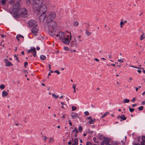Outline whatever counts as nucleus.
<instances>
[{
  "instance_id": "f257e3e1",
  "label": "nucleus",
  "mask_w": 145,
  "mask_h": 145,
  "mask_svg": "<svg viewBox=\"0 0 145 145\" xmlns=\"http://www.w3.org/2000/svg\"><path fill=\"white\" fill-rule=\"evenodd\" d=\"M46 19V22L48 26L49 34L53 36L55 33L57 28V24L54 21H52L53 19L56 17V13L54 12H51L48 13Z\"/></svg>"
},
{
  "instance_id": "f03ea898",
  "label": "nucleus",
  "mask_w": 145,
  "mask_h": 145,
  "mask_svg": "<svg viewBox=\"0 0 145 145\" xmlns=\"http://www.w3.org/2000/svg\"><path fill=\"white\" fill-rule=\"evenodd\" d=\"M47 10L46 6L42 5L39 10L36 7L34 8V12L37 14H40L39 19L41 22H43L46 17L47 15L46 11Z\"/></svg>"
},
{
  "instance_id": "7ed1b4c3",
  "label": "nucleus",
  "mask_w": 145,
  "mask_h": 145,
  "mask_svg": "<svg viewBox=\"0 0 145 145\" xmlns=\"http://www.w3.org/2000/svg\"><path fill=\"white\" fill-rule=\"evenodd\" d=\"M20 7L19 3L14 4L13 5V11L14 12L13 15L15 18H18V17L20 15V13H18V12L20 9Z\"/></svg>"
},
{
  "instance_id": "20e7f679",
  "label": "nucleus",
  "mask_w": 145,
  "mask_h": 145,
  "mask_svg": "<svg viewBox=\"0 0 145 145\" xmlns=\"http://www.w3.org/2000/svg\"><path fill=\"white\" fill-rule=\"evenodd\" d=\"M33 2L34 5L33 6V10L34 11V8L36 7L37 8V10H39L40 8L42 3V0H32Z\"/></svg>"
},
{
  "instance_id": "39448f33",
  "label": "nucleus",
  "mask_w": 145,
  "mask_h": 145,
  "mask_svg": "<svg viewBox=\"0 0 145 145\" xmlns=\"http://www.w3.org/2000/svg\"><path fill=\"white\" fill-rule=\"evenodd\" d=\"M20 13V15L18 17H19L22 16L23 17H27V11L25 8L20 9L18 11V13Z\"/></svg>"
},
{
  "instance_id": "423d86ee",
  "label": "nucleus",
  "mask_w": 145,
  "mask_h": 145,
  "mask_svg": "<svg viewBox=\"0 0 145 145\" xmlns=\"http://www.w3.org/2000/svg\"><path fill=\"white\" fill-rule=\"evenodd\" d=\"M29 26L32 28L37 27V24L36 21L33 20H31L28 22Z\"/></svg>"
},
{
  "instance_id": "0eeeda50",
  "label": "nucleus",
  "mask_w": 145,
  "mask_h": 145,
  "mask_svg": "<svg viewBox=\"0 0 145 145\" xmlns=\"http://www.w3.org/2000/svg\"><path fill=\"white\" fill-rule=\"evenodd\" d=\"M70 37H69V35H68L67 38H65L64 39H62L61 41L64 44H69L70 42V40L71 39V33H70Z\"/></svg>"
},
{
  "instance_id": "6e6552de",
  "label": "nucleus",
  "mask_w": 145,
  "mask_h": 145,
  "mask_svg": "<svg viewBox=\"0 0 145 145\" xmlns=\"http://www.w3.org/2000/svg\"><path fill=\"white\" fill-rule=\"evenodd\" d=\"M27 53L28 54L31 53L34 57L36 56V48L35 47L31 48V49L27 51Z\"/></svg>"
},
{
  "instance_id": "1a4fd4ad",
  "label": "nucleus",
  "mask_w": 145,
  "mask_h": 145,
  "mask_svg": "<svg viewBox=\"0 0 145 145\" xmlns=\"http://www.w3.org/2000/svg\"><path fill=\"white\" fill-rule=\"evenodd\" d=\"M39 31V29L37 27L32 28L31 30L32 34L35 35H37V34L38 33Z\"/></svg>"
},
{
  "instance_id": "9d476101",
  "label": "nucleus",
  "mask_w": 145,
  "mask_h": 145,
  "mask_svg": "<svg viewBox=\"0 0 145 145\" xmlns=\"http://www.w3.org/2000/svg\"><path fill=\"white\" fill-rule=\"evenodd\" d=\"M109 139L108 138H104L103 142L101 143V145H104V143L105 144H107L109 142Z\"/></svg>"
},
{
  "instance_id": "9b49d317",
  "label": "nucleus",
  "mask_w": 145,
  "mask_h": 145,
  "mask_svg": "<svg viewBox=\"0 0 145 145\" xmlns=\"http://www.w3.org/2000/svg\"><path fill=\"white\" fill-rule=\"evenodd\" d=\"M65 35L64 33L61 32H59V37L61 40L64 39Z\"/></svg>"
},
{
  "instance_id": "f8f14e48",
  "label": "nucleus",
  "mask_w": 145,
  "mask_h": 145,
  "mask_svg": "<svg viewBox=\"0 0 145 145\" xmlns=\"http://www.w3.org/2000/svg\"><path fill=\"white\" fill-rule=\"evenodd\" d=\"M4 61L6 63V66H11L12 65V64L7 59H5Z\"/></svg>"
},
{
  "instance_id": "ddd939ff",
  "label": "nucleus",
  "mask_w": 145,
  "mask_h": 145,
  "mask_svg": "<svg viewBox=\"0 0 145 145\" xmlns=\"http://www.w3.org/2000/svg\"><path fill=\"white\" fill-rule=\"evenodd\" d=\"M77 114L75 113L72 112L71 113V116L72 118L73 119H76L77 117Z\"/></svg>"
},
{
  "instance_id": "4468645a",
  "label": "nucleus",
  "mask_w": 145,
  "mask_h": 145,
  "mask_svg": "<svg viewBox=\"0 0 145 145\" xmlns=\"http://www.w3.org/2000/svg\"><path fill=\"white\" fill-rule=\"evenodd\" d=\"M120 118L121 119L120 120V121H122L123 120H124L126 119L127 118L124 115H121L120 116Z\"/></svg>"
},
{
  "instance_id": "2eb2a0df",
  "label": "nucleus",
  "mask_w": 145,
  "mask_h": 145,
  "mask_svg": "<svg viewBox=\"0 0 145 145\" xmlns=\"http://www.w3.org/2000/svg\"><path fill=\"white\" fill-rule=\"evenodd\" d=\"M8 93L6 91H4L2 92V96L3 97H6L8 95Z\"/></svg>"
},
{
  "instance_id": "dca6fc26",
  "label": "nucleus",
  "mask_w": 145,
  "mask_h": 145,
  "mask_svg": "<svg viewBox=\"0 0 145 145\" xmlns=\"http://www.w3.org/2000/svg\"><path fill=\"white\" fill-rule=\"evenodd\" d=\"M142 141L141 142V145H145V137L143 136L142 137Z\"/></svg>"
},
{
  "instance_id": "f3484780",
  "label": "nucleus",
  "mask_w": 145,
  "mask_h": 145,
  "mask_svg": "<svg viewBox=\"0 0 145 145\" xmlns=\"http://www.w3.org/2000/svg\"><path fill=\"white\" fill-rule=\"evenodd\" d=\"M95 121V119H90L88 122V123L90 124H91L93 123Z\"/></svg>"
},
{
  "instance_id": "a211bd4d",
  "label": "nucleus",
  "mask_w": 145,
  "mask_h": 145,
  "mask_svg": "<svg viewBox=\"0 0 145 145\" xmlns=\"http://www.w3.org/2000/svg\"><path fill=\"white\" fill-rule=\"evenodd\" d=\"M74 143L73 144L77 145L78 143V140L77 138H75L74 140Z\"/></svg>"
},
{
  "instance_id": "6ab92c4d",
  "label": "nucleus",
  "mask_w": 145,
  "mask_h": 145,
  "mask_svg": "<svg viewBox=\"0 0 145 145\" xmlns=\"http://www.w3.org/2000/svg\"><path fill=\"white\" fill-rule=\"evenodd\" d=\"M109 114L108 112H106L105 114H104L101 117L102 118H103L105 117L106 116Z\"/></svg>"
},
{
  "instance_id": "aec40b11",
  "label": "nucleus",
  "mask_w": 145,
  "mask_h": 145,
  "mask_svg": "<svg viewBox=\"0 0 145 145\" xmlns=\"http://www.w3.org/2000/svg\"><path fill=\"white\" fill-rule=\"evenodd\" d=\"M25 3L27 5H29L31 3L30 0H26Z\"/></svg>"
},
{
  "instance_id": "412c9836",
  "label": "nucleus",
  "mask_w": 145,
  "mask_h": 145,
  "mask_svg": "<svg viewBox=\"0 0 145 145\" xmlns=\"http://www.w3.org/2000/svg\"><path fill=\"white\" fill-rule=\"evenodd\" d=\"M144 34L143 33L140 37V40H142L145 37L144 36Z\"/></svg>"
},
{
  "instance_id": "4be33fe9",
  "label": "nucleus",
  "mask_w": 145,
  "mask_h": 145,
  "mask_svg": "<svg viewBox=\"0 0 145 145\" xmlns=\"http://www.w3.org/2000/svg\"><path fill=\"white\" fill-rule=\"evenodd\" d=\"M46 58V57L44 55H41L40 56V58L42 60H44Z\"/></svg>"
},
{
  "instance_id": "5701e85b",
  "label": "nucleus",
  "mask_w": 145,
  "mask_h": 145,
  "mask_svg": "<svg viewBox=\"0 0 145 145\" xmlns=\"http://www.w3.org/2000/svg\"><path fill=\"white\" fill-rule=\"evenodd\" d=\"M52 96H53V97L54 98H56V99L58 98V97H59V96H58V95H55L54 93H52Z\"/></svg>"
},
{
  "instance_id": "b1692460",
  "label": "nucleus",
  "mask_w": 145,
  "mask_h": 145,
  "mask_svg": "<svg viewBox=\"0 0 145 145\" xmlns=\"http://www.w3.org/2000/svg\"><path fill=\"white\" fill-rule=\"evenodd\" d=\"M73 24L74 26H77L78 25V23L77 21H75L74 22Z\"/></svg>"
},
{
  "instance_id": "393cba45",
  "label": "nucleus",
  "mask_w": 145,
  "mask_h": 145,
  "mask_svg": "<svg viewBox=\"0 0 145 145\" xmlns=\"http://www.w3.org/2000/svg\"><path fill=\"white\" fill-rule=\"evenodd\" d=\"M130 66L131 67H132L136 68V69H144L142 68H140L139 67H135V66H131V65H130Z\"/></svg>"
},
{
  "instance_id": "a878e982",
  "label": "nucleus",
  "mask_w": 145,
  "mask_h": 145,
  "mask_svg": "<svg viewBox=\"0 0 145 145\" xmlns=\"http://www.w3.org/2000/svg\"><path fill=\"white\" fill-rule=\"evenodd\" d=\"M124 103H128L129 102V100L128 99H125L123 100Z\"/></svg>"
},
{
  "instance_id": "bb28decb",
  "label": "nucleus",
  "mask_w": 145,
  "mask_h": 145,
  "mask_svg": "<svg viewBox=\"0 0 145 145\" xmlns=\"http://www.w3.org/2000/svg\"><path fill=\"white\" fill-rule=\"evenodd\" d=\"M129 111L131 112H132L135 109L134 108H131L130 107H129Z\"/></svg>"
},
{
  "instance_id": "cd10ccee",
  "label": "nucleus",
  "mask_w": 145,
  "mask_h": 145,
  "mask_svg": "<svg viewBox=\"0 0 145 145\" xmlns=\"http://www.w3.org/2000/svg\"><path fill=\"white\" fill-rule=\"evenodd\" d=\"M86 33L88 35H90L91 33V32H89L88 30H86Z\"/></svg>"
},
{
  "instance_id": "c85d7f7f",
  "label": "nucleus",
  "mask_w": 145,
  "mask_h": 145,
  "mask_svg": "<svg viewBox=\"0 0 145 145\" xmlns=\"http://www.w3.org/2000/svg\"><path fill=\"white\" fill-rule=\"evenodd\" d=\"M78 130H79V132H81L82 131V127L81 126H80L79 127Z\"/></svg>"
},
{
  "instance_id": "c756f323",
  "label": "nucleus",
  "mask_w": 145,
  "mask_h": 145,
  "mask_svg": "<svg viewBox=\"0 0 145 145\" xmlns=\"http://www.w3.org/2000/svg\"><path fill=\"white\" fill-rule=\"evenodd\" d=\"M143 106H141L138 107V109L139 110L141 111L143 110Z\"/></svg>"
},
{
  "instance_id": "7c9ffc66",
  "label": "nucleus",
  "mask_w": 145,
  "mask_h": 145,
  "mask_svg": "<svg viewBox=\"0 0 145 145\" xmlns=\"http://www.w3.org/2000/svg\"><path fill=\"white\" fill-rule=\"evenodd\" d=\"M21 36H19V35H18L16 36V38L18 41L20 40V38H21Z\"/></svg>"
},
{
  "instance_id": "2f4dec72",
  "label": "nucleus",
  "mask_w": 145,
  "mask_h": 145,
  "mask_svg": "<svg viewBox=\"0 0 145 145\" xmlns=\"http://www.w3.org/2000/svg\"><path fill=\"white\" fill-rule=\"evenodd\" d=\"M5 87V86L3 85H1L0 86V88L2 90L4 89Z\"/></svg>"
},
{
  "instance_id": "473e14b6",
  "label": "nucleus",
  "mask_w": 145,
  "mask_h": 145,
  "mask_svg": "<svg viewBox=\"0 0 145 145\" xmlns=\"http://www.w3.org/2000/svg\"><path fill=\"white\" fill-rule=\"evenodd\" d=\"M7 0H1V3L3 5L5 4L6 3V1Z\"/></svg>"
},
{
  "instance_id": "72a5a7b5",
  "label": "nucleus",
  "mask_w": 145,
  "mask_h": 145,
  "mask_svg": "<svg viewBox=\"0 0 145 145\" xmlns=\"http://www.w3.org/2000/svg\"><path fill=\"white\" fill-rule=\"evenodd\" d=\"M81 37V36H79L78 37V41L79 42L82 41V40H81V39H80V38Z\"/></svg>"
},
{
  "instance_id": "f704fd0d",
  "label": "nucleus",
  "mask_w": 145,
  "mask_h": 145,
  "mask_svg": "<svg viewBox=\"0 0 145 145\" xmlns=\"http://www.w3.org/2000/svg\"><path fill=\"white\" fill-rule=\"evenodd\" d=\"M76 107L74 106H72V111H74L76 109Z\"/></svg>"
},
{
  "instance_id": "c9c22d12",
  "label": "nucleus",
  "mask_w": 145,
  "mask_h": 145,
  "mask_svg": "<svg viewBox=\"0 0 145 145\" xmlns=\"http://www.w3.org/2000/svg\"><path fill=\"white\" fill-rule=\"evenodd\" d=\"M84 113L86 116H88L89 115V112L88 111H85L84 112Z\"/></svg>"
},
{
  "instance_id": "e433bc0d",
  "label": "nucleus",
  "mask_w": 145,
  "mask_h": 145,
  "mask_svg": "<svg viewBox=\"0 0 145 145\" xmlns=\"http://www.w3.org/2000/svg\"><path fill=\"white\" fill-rule=\"evenodd\" d=\"M124 24V22H122V21H121V22L120 23V27L121 28L122 27V25H123Z\"/></svg>"
},
{
  "instance_id": "4c0bfd02",
  "label": "nucleus",
  "mask_w": 145,
  "mask_h": 145,
  "mask_svg": "<svg viewBox=\"0 0 145 145\" xmlns=\"http://www.w3.org/2000/svg\"><path fill=\"white\" fill-rule=\"evenodd\" d=\"M42 138L44 139V141H46V138H48L47 137L45 136H42Z\"/></svg>"
},
{
  "instance_id": "58836bf2",
  "label": "nucleus",
  "mask_w": 145,
  "mask_h": 145,
  "mask_svg": "<svg viewBox=\"0 0 145 145\" xmlns=\"http://www.w3.org/2000/svg\"><path fill=\"white\" fill-rule=\"evenodd\" d=\"M74 132H75V133H76L74 135V136H75V137H76L77 136V135L76 134V133H78L79 132L78 131V129H77L75 131H74Z\"/></svg>"
},
{
  "instance_id": "ea45409f",
  "label": "nucleus",
  "mask_w": 145,
  "mask_h": 145,
  "mask_svg": "<svg viewBox=\"0 0 145 145\" xmlns=\"http://www.w3.org/2000/svg\"><path fill=\"white\" fill-rule=\"evenodd\" d=\"M76 86V84H73L72 85V88L74 89H75V88Z\"/></svg>"
},
{
  "instance_id": "a19ab883",
  "label": "nucleus",
  "mask_w": 145,
  "mask_h": 145,
  "mask_svg": "<svg viewBox=\"0 0 145 145\" xmlns=\"http://www.w3.org/2000/svg\"><path fill=\"white\" fill-rule=\"evenodd\" d=\"M124 59L123 58L122 59H122H118V61L120 63H123V60Z\"/></svg>"
},
{
  "instance_id": "79ce46f5",
  "label": "nucleus",
  "mask_w": 145,
  "mask_h": 145,
  "mask_svg": "<svg viewBox=\"0 0 145 145\" xmlns=\"http://www.w3.org/2000/svg\"><path fill=\"white\" fill-rule=\"evenodd\" d=\"M77 129L76 127H74V129L72 131V133H74V131H75Z\"/></svg>"
},
{
  "instance_id": "37998d69",
  "label": "nucleus",
  "mask_w": 145,
  "mask_h": 145,
  "mask_svg": "<svg viewBox=\"0 0 145 145\" xmlns=\"http://www.w3.org/2000/svg\"><path fill=\"white\" fill-rule=\"evenodd\" d=\"M86 145H91V144L90 142L87 141L86 142Z\"/></svg>"
},
{
  "instance_id": "c03bdc74",
  "label": "nucleus",
  "mask_w": 145,
  "mask_h": 145,
  "mask_svg": "<svg viewBox=\"0 0 145 145\" xmlns=\"http://www.w3.org/2000/svg\"><path fill=\"white\" fill-rule=\"evenodd\" d=\"M14 57L15 58H16V59L17 60H18V62H19V60H18V58L17 57V56H16V55H14Z\"/></svg>"
},
{
  "instance_id": "a18cd8bd",
  "label": "nucleus",
  "mask_w": 145,
  "mask_h": 145,
  "mask_svg": "<svg viewBox=\"0 0 145 145\" xmlns=\"http://www.w3.org/2000/svg\"><path fill=\"white\" fill-rule=\"evenodd\" d=\"M54 72L58 74H59L60 73V72L58 70L55 71Z\"/></svg>"
},
{
  "instance_id": "49530a36",
  "label": "nucleus",
  "mask_w": 145,
  "mask_h": 145,
  "mask_svg": "<svg viewBox=\"0 0 145 145\" xmlns=\"http://www.w3.org/2000/svg\"><path fill=\"white\" fill-rule=\"evenodd\" d=\"M14 2V1L13 0H11L10 1L9 3L10 4H12Z\"/></svg>"
},
{
  "instance_id": "de8ad7c7",
  "label": "nucleus",
  "mask_w": 145,
  "mask_h": 145,
  "mask_svg": "<svg viewBox=\"0 0 145 145\" xmlns=\"http://www.w3.org/2000/svg\"><path fill=\"white\" fill-rule=\"evenodd\" d=\"M52 139H53V138H50V140L49 141V143H50L51 141H52V142H54V140H52Z\"/></svg>"
},
{
  "instance_id": "09e8293b",
  "label": "nucleus",
  "mask_w": 145,
  "mask_h": 145,
  "mask_svg": "<svg viewBox=\"0 0 145 145\" xmlns=\"http://www.w3.org/2000/svg\"><path fill=\"white\" fill-rule=\"evenodd\" d=\"M28 64V63L27 62H25L24 63V66L25 67Z\"/></svg>"
},
{
  "instance_id": "8fccbe9b",
  "label": "nucleus",
  "mask_w": 145,
  "mask_h": 145,
  "mask_svg": "<svg viewBox=\"0 0 145 145\" xmlns=\"http://www.w3.org/2000/svg\"><path fill=\"white\" fill-rule=\"evenodd\" d=\"M78 44L76 42V40H75V43L74 44L75 45V46H76Z\"/></svg>"
},
{
  "instance_id": "3c124183",
  "label": "nucleus",
  "mask_w": 145,
  "mask_h": 145,
  "mask_svg": "<svg viewBox=\"0 0 145 145\" xmlns=\"http://www.w3.org/2000/svg\"><path fill=\"white\" fill-rule=\"evenodd\" d=\"M136 99V98L135 97V98H133V99L132 100H131V101L132 102H134L135 101V100Z\"/></svg>"
},
{
  "instance_id": "603ef678",
  "label": "nucleus",
  "mask_w": 145,
  "mask_h": 145,
  "mask_svg": "<svg viewBox=\"0 0 145 145\" xmlns=\"http://www.w3.org/2000/svg\"><path fill=\"white\" fill-rule=\"evenodd\" d=\"M64 49L66 51H68V50H69L68 48V47H64Z\"/></svg>"
},
{
  "instance_id": "864d4df0",
  "label": "nucleus",
  "mask_w": 145,
  "mask_h": 145,
  "mask_svg": "<svg viewBox=\"0 0 145 145\" xmlns=\"http://www.w3.org/2000/svg\"><path fill=\"white\" fill-rule=\"evenodd\" d=\"M91 119H92V118H91V116L89 117L86 118L87 119H90V120Z\"/></svg>"
},
{
  "instance_id": "5fc2aeb1",
  "label": "nucleus",
  "mask_w": 145,
  "mask_h": 145,
  "mask_svg": "<svg viewBox=\"0 0 145 145\" xmlns=\"http://www.w3.org/2000/svg\"><path fill=\"white\" fill-rule=\"evenodd\" d=\"M141 104L142 105H143L145 104V101L142 102L141 103Z\"/></svg>"
},
{
  "instance_id": "6e6d98bb",
  "label": "nucleus",
  "mask_w": 145,
  "mask_h": 145,
  "mask_svg": "<svg viewBox=\"0 0 145 145\" xmlns=\"http://www.w3.org/2000/svg\"><path fill=\"white\" fill-rule=\"evenodd\" d=\"M137 72L139 73H141V71L140 70H137Z\"/></svg>"
},
{
  "instance_id": "4d7b16f0",
  "label": "nucleus",
  "mask_w": 145,
  "mask_h": 145,
  "mask_svg": "<svg viewBox=\"0 0 145 145\" xmlns=\"http://www.w3.org/2000/svg\"><path fill=\"white\" fill-rule=\"evenodd\" d=\"M94 60L95 61H98V62L99 61V60L98 59L96 58L94 59Z\"/></svg>"
},
{
  "instance_id": "13d9d810",
  "label": "nucleus",
  "mask_w": 145,
  "mask_h": 145,
  "mask_svg": "<svg viewBox=\"0 0 145 145\" xmlns=\"http://www.w3.org/2000/svg\"><path fill=\"white\" fill-rule=\"evenodd\" d=\"M59 36V34H57L55 35V36L56 37H58Z\"/></svg>"
},
{
  "instance_id": "bf43d9fd",
  "label": "nucleus",
  "mask_w": 145,
  "mask_h": 145,
  "mask_svg": "<svg viewBox=\"0 0 145 145\" xmlns=\"http://www.w3.org/2000/svg\"><path fill=\"white\" fill-rule=\"evenodd\" d=\"M136 104H133V105H132V106L133 107H135V106H136Z\"/></svg>"
},
{
  "instance_id": "052dcab7",
  "label": "nucleus",
  "mask_w": 145,
  "mask_h": 145,
  "mask_svg": "<svg viewBox=\"0 0 145 145\" xmlns=\"http://www.w3.org/2000/svg\"><path fill=\"white\" fill-rule=\"evenodd\" d=\"M117 118L118 119H119V118H120V115H118V116L117 117Z\"/></svg>"
},
{
  "instance_id": "680f3d73",
  "label": "nucleus",
  "mask_w": 145,
  "mask_h": 145,
  "mask_svg": "<svg viewBox=\"0 0 145 145\" xmlns=\"http://www.w3.org/2000/svg\"><path fill=\"white\" fill-rule=\"evenodd\" d=\"M61 104L62 105H65V104L63 102H61Z\"/></svg>"
},
{
  "instance_id": "e2e57ef3",
  "label": "nucleus",
  "mask_w": 145,
  "mask_h": 145,
  "mask_svg": "<svg viewBox=\"0 0 145 145\" xmlns=\"http://www.w3.org/2000/svg\"><path fill=\"white\" fill-rule=\"evenodd\" d=\"M49 70H50L51 69V66L49 64Z\"/></svg>"
},
{
  "instance_id": "0e129e2a",
  "label": "nucleus",
  "mask_w": 145,
  "mask_h": 145,
  "mask_svg": "<svg viewBox=\"0 0 145 145\" xmlns=\"http://www.w3.org/2000/svg\"><path fill=\"white\" fill-rule=\"evenodd\" d=\"M40 48L39 47H37V50H40Z\"/></svg>"
},
{
  "instance_id": "69168bd1",
  "label": "nucleus",
  "mask_w": 145,
  "mask_h": 145,
  "mask_svg": "<svg viewBox=\"0 0 145 145\" xmlns=\"http://www.w3.org/2000/svg\"><path fill=\"white\" fill-rule=\"evenodd\" d=\"M138 88H136V91H138Z\"/></svg>"
},
{
  "instance_id": "338daca9",
  "label": "nucleus",
  "mask_w": 145,
  "mask_h": 145,
  "mask_svg": "<svg viewBox=\"0 0 145 145\" xmlns=\"http://www.w3.org/2000/svg\"><path fill=\"white\" fill-rule=\"evenodd\" d=\"M111 65H112L113 66H114V67H115V64H111Z\"/></svg>"
},
{
  "instance_id": "774afa93",
  "label": "nucleus",
  "mask_w": 145,
  "mask_h": 145,
  "mask_svg": "<svg viewBox=\"0 0 145 145\" xmlns=\"http://www.w3.org/2000/svg\"><path fill=\"white\" fill-rule=\"evenodd\" d=\"M68 144H71V142L69 141V142H68Z\"/></svg>"
}]
</instances>
